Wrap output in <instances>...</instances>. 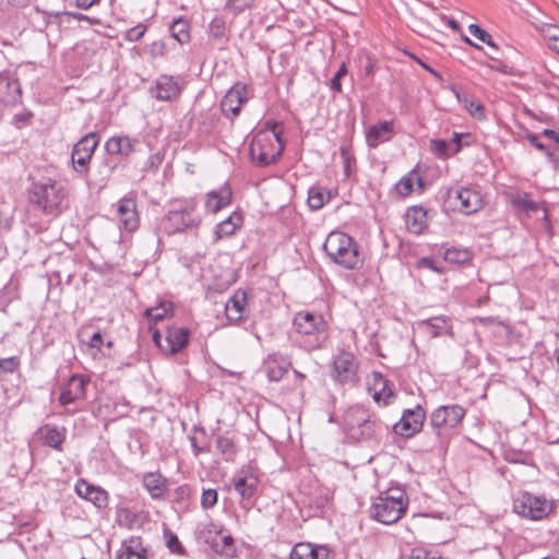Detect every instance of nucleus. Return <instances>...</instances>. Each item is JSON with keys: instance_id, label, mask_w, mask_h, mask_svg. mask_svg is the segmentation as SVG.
<instances>
[{"instance_id": "obj_16", "label": "nucleus", "mask_w": 559, "mask_h": 559, "mask_svg": "<svg viewBox=\"0 0 559 559\" xmlns=\"http://www.w3.org/2000/svg\"><path fill=\"white\" fill-rule=\"evenodd\" d=\"M233 484L242 499L254 496L259 485V474L255 467L242 466L234 476Z\"/></svg>"}, {"instance_id": "obj_62", "label": "nucleus", "mask_w": 559, "mask_h": 559, "mask_svg": "<svg viewBox=\"0 0 559 559\" xmlns=\"http://www.w3.org/2000/svg\"><path fill=\"white\" fill-rule=\"evenodd\" d=\"M447 24L449 27H451L453 31H460V24L454 19H448Z\"/></svg>"}, {"instance_id": "obj_4", "label": "nucleus", "mask_w": 559, "mask_h": 559, "mask_svg": "<svg viewBox=\"0 0 559 559\" xmlns=\"http://www.w3.org/2000/svg\"><path fill=\"white\" fill-rule=\"evenodd\" d=\"M408 497L401 488H389L377 496L371 504L372 518L385 525L400 521L407 511Z\"/></svg>"}, {"instance_id": "obj_29", "label": "nucleus", "mask_w": 559, "mask_h": 559, "mask_svg": "<svg viewBox=\"0 0 559 559\" xmlns=\"http://www.w3.org/2000/svg\"><path fill=\"white\" fill-rule=\"evenodd\" d=\"M420 325L432 337H438L442 335H449L452 337L454 335L451 320L450 318L444 316L432 317L428 320L423 321Z\"/></svg>"}, {"instance_id": "obj_43", "label": "nucleus", "mask_w": 559, "mask_h": 559, "mask_svg": "<svg viewBox=\"0 0 559 559\" xmlns=\"http://www.w3.org/2000/svg\"><path fill=\"white\" fill-rule=\"evenodd\" d=\"M468 32L472 36L477 38L479 41H481L490 47H493V48L497 47L492 40L491 35L488 32H486L484 28H481L479 25H477V24L468 25Z\"/></svg>"}, {"instance_id": "obj_53", "label": "nucleus", "mask_w": 559, "mask_h": 559, "mask_svg": "<svg viewBox=\"0 0 559 559\" xmlns=\"http://www.w3.org/2000/svg\"><path fill=\"white\" fill-rule=\"evenodd\" d=\"M85 344L90 348L100 350L102 346L105 343H104L103 335L99 332H95Z\"/></svg>"}, {"instance_id": "obj_14", "label": "nucleus", "mask_w": 559, "mask_h": 559, "mask_svg": "<svg viewBox=\"0 0 559 559\" xmlns=\"http://www.w3.org/2000/svg\"><path fill=\"white\" fill-rule=\"evenodd\" d=\"M425 419L426 412L421 406L417 405L415 408L406 409L394 425V432L406 438L413 437L423 429Z\"/></svg>"}, {"instance_id": "obj_19", "label": "nucleus", "mask_w": 559, "mask_h": 559, "mask_svg": "<svg viewBox=\"0 0 559 559\" xmlns=\"http://www.w3.org/2000/svg\"><path fill=\"white\" fill-rule=\"evenodd\" d=\"M233 200V190L228 183H224L217 189L211 190L206 193L204 200L205 211L211 214H216L221 210L227 207Z\"/></svg>"}, {"instance_id": "obj_63", "label": "nucleus", "mask_w": 559, "mask_h": 559, "mask_svg": "<svg viewBox=\"0 0 559 559\" xmlns=\"http://www.w3.org/2000/svg\"><path fill=\"white\" fill-rule=\"evenodd\" d=\"M462 40H463L464 43H466L467 45H469V46H473V47H475V48H477V49H480V46L476 45V44H475L471 38H468L467 36H463V37H462Z\"/></svg>"}, {"instance_id": "obj_22", "label": "nucleus", "mask_w": 559, "mask_h": 559, "mask_svg": "<svg viewBox=\"0 0 559 559\" xmlns=\"http://www.w3.org/2000/svg\"><path fill=\"white\" fill-rule=\"evenodd\" d=\"M427 214V210L423 206L408 207L404 216L406 229L414 235L424 234L429 226Z\"/></svg>"}, {"instance_id": "obj_3", "label": "nucleus", "mask_w": 559, "mask_h": 559, "mask_svg": "<svg viewBox=\"0 0 559 559\" xmlns=\"http://www.w3.org/2000/svg\"><path fill=\"white\" fill-rule=\"evenodd\" d=\"M323 249L328 257L340 266L354 270L364 264V255L353 237L343 231L328 235Z\"/></svg>"}, {"instance_id": "obj_32", "label": "nucleus", "mask_w": 559, "mask_h": 559, "mask_svg": "<svg viewBox=\"0 0 559 559\" xmlns=\"http://www.w3.org/2000/svg\"><path fill=\"white\" fill-rule=\"evenodd\" d=\"M135 140L127 135L109 138L105 143L107 153L112 155L129 156L134 152Z\"/></svg>"}, {"instance_id": "obj_33", "label": "nucleus", "mask_w": 559, "mask_h": 559, "mask_svg": "<svg viewBox=\"0 0 559 559\" xmlns=\"http://www.w3.org/2000/svg\"><path fill=\"white\" fill-rule=\"evenodd\" d=\"M243 217L239 212H233L225 221L215 227V239L230 237L242 226Z\"/></svg>"}, {"instance_id": "obj_13", "label": "nucleus", "mask_w": 559, "mask_h": 559, "mask_svg": "<svg viewBox=\"0 0 559 559\" xmlns=\"http://www.w3.org/2000/svg\"><path fill=\"white\" fill-rule=\"evenodd\" d=\"M90 384V378L73 374L69 380L63 383L60 388V394L58 397L59 403L62 406H67L86 397V388Z\"/></svg>"}, {"instance_id": "obj_37", "label": "nucleus", "mask_w": 559, "mask_h": 559, "mask_svg": "<svg viewBox=\"0 0 559 559\" xmlns=\"http://www.w3.org/2000/svg\"><path fill=\"white\" fill-rule=\"evenodd\" d=\"M472 252L466 248L452 247L444 251L443 259L453 264H465L472 260Z\"/></svg>"}, {"instance_id": "obj_30", "label": "nucleus", "mask_w": 559, "mask_h": 559, "mask_svg": "<svg viewBox=\"0 0 559 559\" xmlns=\"http://www.w3.org/2000/svg\"><path fill=\"white\" fill-rule=\"evenodd\" d=\"M38 435L46 445L61 451L66 440L67 429L64 427L45 425L39 429Z\"/></svg>"}, {"instance_id": "obj_10", "label": "nucleus", "mask_w": 559, "mask_h": 559, "mask_svg": "<svg viewBox=\"0 0 559 559\" xmlns=\"http://www.w3.org/2000/svg\"><path fill=\"white\" fill-rule=\"evenodd\" d=\"M293 324L296 331L306 336H326L329 323L321 313H314L308 310L299 311L295 314Z\"/></svg>"}, {"instance_id": "obj_58", "label": "nucleus", "mask_w": 559, "mask_h": 559, "mask_svg": "<svg viewBox=\"0 0 559 559\" xmlns=\"http://www.w3.org/2000/svg\"><path fill=\"white\" fill-rule=\"evenodd\" d=\"M543 135L551 139L552 141H555L556 143L559 144V133H557L555 130L544 129L543 130Z\"/></svg>"}, {"instance_id": "obj_27", "label": "nucleus", "mask_w": 559, "mask_h": 559, "mask_svg": "<svg viewBox=\"0 0 559 559\" xmlns=\"http://www.w3.org/2000/svg\"><path fill=\"white\" fill-rule=\"evenodd\" d=\"M117 559H150V556L142 538L133 536L121 544Z\"/></svg>"}, {"instance_id": "obj_60", "label": "nucleus", "mask_w": 559, "mask_h": 559, "mask_svg": "<svg viewBox=\"0 0 559 559\" xmlns=\"http://www.w3.org/2000/svg\"><path fill=\"white\" fill-rule=\"evenodd\" d=\"M419 265L421 266H426V267H429L433 271H437V269L433 265V261L429 258H423L420 261H419Z\"/></svg>"}, {"instance_id": "obj_34", "label": "nucleus", "mask_w": 559, "mask_h": 559, "mask_svg": "<svg viewBox=\"0 0 559 559\" xmlns=\"http://www.w3.org/2000/svg\"><path fill=\"white\" fill-rule=\"evenodd\" d=\"M174 306L170 301H162L156 307L147 308L144 312L147 318L150 328L155 326L158 322L166 318L173 317Z\"/></svg>"}, {"instance_id": "obj_46", "label": "nucleus", "mask_w": 559, "mask_h": 559, "mask_svg": "<svg viewBox=\"0 0 559 559\" xmlns=\"http://www.w3.org/2000/svg\"><path fill=\"white\" fill-rule=\"evenodd\" d=\"M166 545L169 548V550L174 554L183 555L185 549L178 539V537L175 534H167L166 535Z\"/></svg>"}, {"instance_id": "obj_15", "label": "nucleus", "mask_w": 559, "mask_h": 559, "mask_svg": "<svg viewBox=\"0 0 559 559\" xmlns=\"http://www.w3.org/2000/svg\"><path fill=\"white\" fill-rule=\"evenodd\" d=\"M465 409L460 405L440 406L433 411L430 420L438 429H453L461 425Z\"/></svg>"}, {"instance_id": "obj_5", "label": "nucleus", "mask_w": 559, "mask_h": 559, "mask_svg": "<svg viewBox=\"0 0 559 559\" xmlns=\"http://www.w3.org/2000/svg\"><path fill=\"white\" fill-rule=\"evenodd\" d=\"M555 508L554 500L527 491L520 492L512 502L513 512L530 521L547 519L555 511Z\"/></svg>"}, {"instance_id": "obj_51", "label": "nucleus", "mask_w": 559, "mask_h": 559, "mask_svg": "<svg viewBox=\"0 0 559 559\" xmlns=\"http://www.w3.org/2000/svg\"><path fill=\"white\" fill-rule=\"evenodd\" d=\"M223 545L219 547L218 544L215 545L216 551L221 554L230 556L234 552V540L230 536H225L222 538Z\"/></svg>"}, {"instance_id": "obj_40", "label": "nucleus", "mask_w": 559, "mask_h": 559, "mask_svg": "<svg viewBox=\"0 0 559 559\" xmlns=\"http://www.w3.org/2000/svg\"><path fill=\"white\" fill-rule=\"evenodd\" d=\"M20 367H21V359L19 356L1 358L0 359V380H2L7 374H11V373L19 371Z\"/></svg>"}, {"instance_id": "obj_44", "label": "nucleus", "mask_w": 559, "mask_h": 559, "mask_svg": "<svg viewBox=\"0 0 559 559\" xmlns=\"http://www.w3.org/2000/svg\"><path fill=\"white\" fill-rule=\"evenodd\" d=\"M97 486L95 485H92L90 484L87 480H85L84 478H80L76 483H75V486H74V491L75 493L86 500L87 497H90V495L92 493V491L96 488Z\"/></svg>"}, {"instance_id": "obj_47", "label": "nucleus", "mask_w": 559, "mask_h": 559, "mask_svg": "<svg viewBox=\"0 0 559 559\" xmlns=\"http://www.w3.org/2000/svg\"><path fill=\"white\" fill-rule=\"evenodd\" d=\"M146 32V26L144 24H139L134 27H131L127 34L126 39L129 41H138L140 40Z\"/></svg>"}, {"instance_id": "obj_36", "label": "nucleus", "mask_w": 559, "mask_h": 559, "mask_svg": "<svg viewBox=\"0 0 559 559\" xmlns=\"http://www.w3.org/2000/svg\"><path fill=\"white\" fill-rule=\"evenodd\" d=\"M332 199L331 190L323 187H312L308 193V204L313 210H320Z\"/></svg>"}, {"instance_id": "obj_18", "label": "nucleus", "mask_w": 559, "mask_h": 559, "mask_svg": "<svg viewBox=\"0 0 559 559\" xmlns=\"http://www.w3.org/2000/svg\"><path fill=\"white\" fill-rule=\"evenodd\" d=\"M395 135V121L386 120L368 127L365 131L367 145L371 148L389 142Z\"/></svg>"}, {"instance_id": "obj_52", "label": "nucleus", "mask_w": 559, "mask_h": 559, "mask_svg": "<svg viewBox=\"0 0 559 559\" xmlns=\"http://www.w3.org/2000/svg\"><path fill=\"white\" fill-rule=\"evenodd\" d=\"M431 147L439 156H448L449 155V145L445 141L435 140L431 142Z\"/></svg>"}, {"instance_id": "obj_7", "label": "nucleus", "mask_w": 559, "mask_h": 559, "mask_svg": "<svg viewBox=\"0 0 559 559\" xmlns=\"http://www.w3.org/2000/svg\"><path fill=\"white\" fill-rule=\"evenodd\" d=\"M155 345L164 355H176L189 344L190 331L185 326L173 325L165 331V337L158 329L150 328Z\"/></svg>"}, {"instance_id": "obj_2", "label": "nucleus", "mask_w": 559, "mask_h": 559, "mask_svg": "<svg viewBox=\"0 0 559 559\" xmlns=\"http://www.w3.org/2000/svg\"><path fill=\"white\" fill-rule=\"evenodd\" d=\"M29 200L45 215L53 217L59 216L69 207L67 189L51 178L33 183Z\"/></svg>"}, {"instance_id": "obj_41", "label": "nucleus", "mask_w": 559, "mask_h": 559, "mask_svg": "<svg viewBox=\"0 0 559 559\" xmlns=\"http://www.w3.org/2000/svg\"><path fill=\"white\" fill-rule=\"evenodd\" d=\"M86 501H90L97 509H105L109 503V493L102 487H96L90 497H87Z\"/></svg>"}, {"instance_id": "obj_8", "label": "nucleus", "mask_w": 559, "mask_h": 559, "mask_svg": "<svg viewBox=\"0 0 559 559\" xmlns=\"http://www.w3.org/2000/svg\"><path fill=\"white\" fill-rule=\"evenodd\" d=\"M359 361L354 353L341 350L333 359L331 377L334 381L345 384L358 380Z\"/></svg>"}, {"instance_id": "obj_31", "label": "nucleus", "mask_w": 559, "mask_h": 559, "mask_svg": "<svg viewBox=\"0 0 559 559\" xmlns=\"http://www.w3.org/2000/svg\"><path fill=\"white\" fill-rule=\"evenodd\" d=\"M415 185H417L419 192L425 190L423 178L419 176L417 168H414L405 176H403L397 181L395 190L402 198H407L414 192Z\"/></svg>"}, {"instance_id": "obj_26", "label": "nucleus", "mask_w": 559, "mask_h": 559, "mask_svg": "<svg viewBox=\"0 0 559 559\" xmlns=\"http://www.w3.org/2000/svg\"><path fill=\"white\" fill-rule=\"evenodd\" d=\"M248 306V297L245 290L238 289L228 299L225 306L226 317L231 322L243 319Z\"/></svg>"}, {"instance_id": "obj_50", "label": "nucleus", "mask_w": 559, "mask_h": 559, "mask_svg": "<svg viewBox=\"0 0 559 559\" xmlns=\"http://www.w3.org/2000/svg\"><path fill=\"white\" fill-rule=\"evenodd\" d=\"M146 51L154 58L164 56L166 46L162 40H155L147 45Z\"/></svg>"}, {"instance_id": "obj_24", "label": "nucleus", "mask_w": 559, "mask_h": 559, "mask_svg": "<svg viewBox=\"0 0 559 559\" xmlns=\"http://www.w3.org/2000/svg\"><path fill=\"white\" fill-rule=\"evenodd\" d=\"M450 90L454 94L455 98L466 111L477 120H484L486 118V110L484 105L478 102L473 95L461 91L456 85H451Z\"/></svg>"}, {"instance_id": "obj_64", "label": "nucleus", "mask_w": 559, "mask_h": 559, "mask_svg": "<svg viewBox=\"0 0 559 559\" xmlns=\"http://www.w3.org/2000/svg\"><path fill=\"white\" fill-rule=\"evenodd\" d=\"M106 346H107L108 348H111V347H112V342H111V341H108V342L106 343Z\"/></svg>"}, {"instance_id": "obj_38", "label": "nucleus", "mask_w": 559, "mask_h": 559, "mask_svg": "<svg viewBox=\"0 0 559 559\" xmlns=\"http://www.w3.org/2000/svg\"><path fill=\"white\" fill-rule=\"evenodd\" d=\"M509 200L513 206L519 207L525 212H534L540 207V203L532 201L527 193L511 194Z\"/></svg>"}, {"instance_id": "obj_49", "label": "nucleus", "mask_w": 559, "mask_h": 559, "mask_svg": "<svg viewBox=\"0 0 559 559\" xmlns=\"http://www.w3.org/2000/svg\"><path fill=\"white\" fill-rule=\"evenodd\" d=\"M217 502V491L214 489L204 490L201 497V503L204 508H212Z\"/></svg>"}, {"instance_id": "obj_57", "label": "nucleus", "mask_w": 559, "mask_h": 559, "mask_svg": "<svg viewBox=\"0 0 559 559\" xmlns=\"http://www.w3.org/2000/svg\"><path fill=\"white\" fill-rule=\"evenodd\" d=\"M98 1L99 0H76V7L83 10H87Z\"/></svg>"}, {"instance_id": "obj_55", "label": "nucleus", "mask_w": 559, "mask_h": 559, "mask_svg": "<svg viewBox=\"0 0 559 559\" xmlns=\"http://www.w3.org/2000/svg\"><path fill=\"white\" fill-rule=\"evenodd\" d=\"M539 210H543V212H544V222H545L546 228L550 233L551 231V224H550V215H549V211H548L547 204L545 202H542Z\"/></svg>"}, {"instance_id": "obj_56", "label": "nucleus", "mask_w": 559, "mask_h": 559, "mask_svg": "<svg viewBox=\"0 0 559 559\" xmlns=\"http://www.w3.org/2000/svg\"><path fill=\"white\" fill-rule=\"evenodd\" d=\"M409 57L412 59H414L418 64H420L426 71H428L429 73H431L432 75H435L436 78H440L439 73L433 70L432 68H430L427 63H425L423 60H420L419 58H417L416 56L409 53Z\"/></svg>"}, {"instance_id": "obj_61", "label": "nucleus", "mask_w": 559, "mask_h": 559, "mask_svg": "<svg viewBox=\"0 0 559 559\" xmlns=\"http://www.w3.org/2000/svg\"><path fill=\"white\" fill-rule=\"evenodd\" d=\"M72 16H73L74 19H76L78 21H87V22H90L91 24L96 23V20L91 19V17H88L87 15H84V14H81V13L72 14Z\"/></svg>"}, {"instance_id": "obj_25", "label": "nucleus", "mask_w": 559, "mask_h": 559, "mask_svg": "<svg viewBox=\"0 0 559 559\" xmlns=\"http://www.w3.org/2000/svg\"><path fill=\"white\" fill-rule=\"evenodd\" d=\"M143 486L153 499H163L169 491V484L166 477L159 472H150L143 476Z\"/></svg>"}, {"instance_id": "obj_28", "label": "nucleus", "mask_w": 559, "mask_h": 559, "mask_svg": "<svg viewBox=\"0 0 559 559\" xmlns=\"http://www.w3.org/2000/svg\"><path fill=\"white\" fill-rule=\"evenodd\" d=\"M22 93L17 80L9 75H0V102L5 105H15L21 102Z\"/></svg>"}, {"instance_id": "obj_17", "label": "nucleus", "mask_w": 559, "mask_h": 559, "mask_svg": "<svg viewBox=\"0 0 559 559\" xmlns=\"http://www.w3.org/2000/svg\"><path fill=\"white\" fill-rule=\"evenodd\" d=\"M333 551L325 545L299 542L289 552V559H333Z\"/></svg>"}, {"instance_id": "obj_6", "label": "nucleus", "mask_w": 559, "mask_h": 559, "mask_svg": "<svg viewBox=\"0 0 559 559\" xmlns=\"http://www.w3.org/2000/svg\"><path fill=\"white\" fill-rule=\"evenodd\" d=\"M200 223L201 216L198 213V204L195 201L190 200L180 207L169 211L163 219L162 226L167 234L171 235L195 227Z\"/></svg>"}, {"instance_id": "obj_11", "label": "nucleus", "mask_w": 559, "mask_h": 559, "mask_svg": "<svg viewBox=\"0 0 559 559\" xmlns=\"http://www.w3.org/2000/svg\"><path fill=\"white\" fill-rule=\"evenodd\" d=\"M250 86L242 82L235 83L224 96L221 106L224 115L230 119L237 117L243 104L250 97Z\"/></svg>"}, {"instance_id": "obj_35", "label": "nucleus", "mask_w": 559, "mask_h": 559, "mask_svg": "<svg viewBox=\"0 0 559 559\" xmlns=\"http://www.w3.org/2000/svg\"><path fill=\"white\" fill-rule=\"evenodd\" d=\"M538 32L545 45L559 55V26L556 24H542Z\"/></svg>"}, {"instance_id": "obj_21", "label": "nucleus", "mask_w": 559, "mask_h": 559, "mask_svg": "<svg viewBox=\"0 0 559 559\" xmlns=\"http://www.w3.org/2000/svg\"><path fill=\"white\" fill-rule=\"evenodd\" d=\"M117 214L123 228L128 231H134L139 228L140 217L136 210V203L131 198H123L118 202Z\"/></svg>"}, {"instance_id": "obj_12", "label": "nucleus", "mask_w": 559, "mask_h": 559, "mask_svg": "<svg viewBox=\"0 0 559 559\" xmlns=\"http://www.w3.org/2000/svg\"><path fill=\"white\" fill-rule=\"evenodd\" d=\"M99 136L97 133H88L83 136L72 150V164L76 171H86L92 156L98 145Z\"/></svg>"}, {"instance_id": "obj_1", "label": "nucleus", "mask_w": 559, "mask_h": 559, "mask_svg": "<svg viewBox=\"0 0 559 559\" xmlns=\"http://www.w3.org/2000/svg\"><path fill=\"white\" fill-rule=\"evenodd\" d=\"M282 133L281 123L267 121L253 134L250 158L255 165L265 166L277 160L284 150Z\"/></svg>"}, {"instance_id": "obj_59", "label": "nucleus", "mask_w": 559, "mask_h": 559, "mask_svg": "<svg viewBox=\"0 0 559 559\" xmlns=\"http://www.w3.org/2000/svg\"><path fill=\"white\" fill-rule=\"evenodd\" d=\"M452 142L454 143L455 146L452 150L451 154H455L461 148V135L459 133H454Z\"/></svg>"}, {"instance_id": "obj_48", "label": "nucleus", "mask_w": 559, "mask_h": 559, "mask_svg": "<svg viewBox=\"0 0 559 559\" xmlns=\"http://www.w3.org/2000/svg\"><path fill=\"white\" fill-rule=\"evenodd\" d=\"M258 0H228V8L234 12H242L251 8Z\"/></svg>"}, {"instance_id": "obj_54", "label": "nucleus", "mask_w": 559, "mask_h": 559, "mask_svg": "<svg viewBox=\"0 0 559 559\" xmlns=\"http://www.w3.org/2000/svg\"><path fill=\"white\" fill-rule=\"evenodd\" d=\"M527 140L530 141L531 144H533L537 150L539 151H543V152H546L548 155H551V153L549 152L548 147L543 144L539 140H538V136L535 135V134H528L527 135Z\"/></svg>"}, {"instance_id": "obj_20", "label": "nucleus", "mask_w": 559, "mask_h": 559, "mask_svg": "<svg viewBox=\"0 0 559 559\" xmlns=\"http://www.w3.org/2000/svg\"><path fill=\"white\" fill-rule=\"evenodd\" d=\"M368 391L378 404L389 405L393 397L390 382L379 372H372L368 381Z\"/></svg>"}, {"instance_id": "obj_39", "label": "nucleus", "mask_w": 559, "mask_h": 559, "mask_svg": "<svg viewBox=\"0 0 559 559\" xmlns=\"http://www.w3.org/2000/svg\"><path fill=\"white\" fill-rule=\"evenodd\" d=\"M171 36L180 44L188 43L190 40L189 23L182 19L176 20L171 25Z\"/></svg>"}, {"instance_id": "obj_23", "label": "nucleus", "mask_w": 559, "mask_h": 559, "mask_svg": "<svg viewBox=\"0 0 559 559\" xmlns=\"http://www.w3.org/2000/svg\"><path fill=\"white\" fill-rule=\"evenodd\" d=\"M181 85L170 75H160L155 83L154 96L159 100H174L179 97Z\"/></svg>"}, {"instance_id": "obj_42", "label": "nucleus", "mask_w": 559, "mask_h": 559, "mask_svg": "<svg viewBox=\"0 0 559 559\" xmlns=\"http://www.w3.org/2000/svg\"><path fill=\"white\" fill-rule=\"evenodd\" d=\"M286 371L287 369L276 360H267L265 362V373L271 381H280Z\"/></svg>"}, {"instance_id": "obj_45", "label": "nucleus", "mask_w": 559, "mask_h": 559, "mask_svg": "<svg viewBox=\"0 0 559 559\" xmlns=\"http://www.w3.org/2000/svg\"><path fill=\"white\" fill-rule=\"evenodd\" d=\"M347 74V66L345 62H343L341 64V67L338 68L337 72L335 73V75L332 78L331 80V88L336 92V93H341L342 92V83H341V80Z\"/></svg>"}, {"instance_id": "obj_9", "label": "nucleus", "mask_w": 559, "mask_h": 559, "mask_svg": "<svg viewBox=\"0 0 559 559\" xmlns=\"http://www.w3.org/2000/svg\"><path fill=\"white\" fill-rule=\"evenodd\" d=\"M448 198L453 205V210L464 215L474 214L484 205L481 193L468 187L450 189L448 191Z\"/></svg>"}]
</instances>
